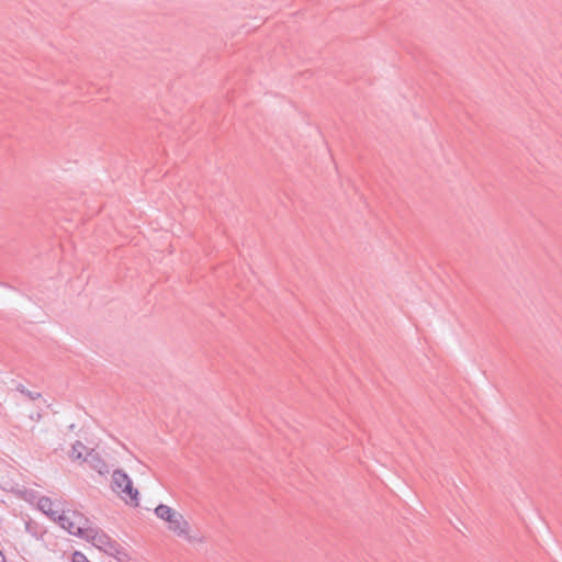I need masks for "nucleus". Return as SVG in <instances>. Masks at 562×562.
I'll list each match as a JSON object with an SVG mask.
<instances>
[{
    "label": "nucleus",
    "instance_id": "obj_2",
    "mask_svg": "<svg viewBox=\"0 0 562 562\" xmlns=\"http://www.w3.org/2000/svg\"><path fill=\"white\" fill-rule=\"evenodd\" d=\"M112 488L125 503L138 506V491L134 488L131 477L123 470L113 472Z\"/></svg>",
    "mask_w": 562,
    "mask_h": 562
},
{
    "label": "nucleus",
    "instance_id": "obj_5",
    "mask_svg": "<svg viewBox=\"0 0 562 562\" xmlns=\"http://www.w3.org/2000/svg\"><path fill=\"white\" fill-rule=\"evenodd\" d=\"M92 470L97 471L99 474L109 473V465L104 461V459L94 449H90L86 456V462Z\"/></svg>",
    "mask_w": 562,
    "mask_h": 562
},
{
    "label": "nucleus",
    "instance_id": "obj_1",
    "mask_svg": "<svg viewBox=\"0 0 562 562\" xmlns=\"http://www.w3.org/2000/svg\"><path fill=\"white\" fill-rule=\"evenodd\" d=\"M156 516L168 524V529L189 543H203L204 537L192 531L190 522L184 516L168 505L160 504L155 508Z\"/></svg>",
    "mask_w": 562,
    "mask_h": 562
},
{
    "label": "nucleus",
    "instance_id": "obj_10",
    "mask_svg": "<svg viewBox=\"0 0 562 562\" xmlns=\"http://www.w3.org/2000/svg\"><path fill=\"white\" fill-rule=\"evenodd\" d=\"M0 562H7L5 557L3 555L1 550H0Z\"/></svg>",
    "mask_w": 562,
    "mask_h": 562
},
{
    "label": "nucleus",
    "instance_id": "obj_9",
    "mask_svg": "<svg viewBox=\"0 0 562 562\" xmlns=\"http://www.w3.org/2000/svg\"><path fill=\"white\" fill-rule=\"evenodd\" d=\"M20 391L23 394H26L31 400H36L37 397H40V393H32L30 391H25L24 389H20Z\"/></svg>",
    "mask_w": 562,
    "mask_h": 562
},
{
    "label": "nucleus",
    "instance_id": "obj_7",
    "mask_svg": "<svg viewBox=\"0 0 562 562\" xmlns=\"http://www.w3.org/2000/svg\"><path fill=\"white\" fill-rule=\"evenodd\" d=\"M37 507L41 512H43L45 515L50 517L53 520L57 521V518L60 514H58V510H54V503L48 497H41L37 502Z\"/></svg>",
    "mask_w": 562,
    "mask_h": 562
},
{
    "label": "nucleus",
    "instance_id": "obj_8",
    "mask_svg": "<svg viewBox=\"0 0 562 562\" xmlns=\"http://www.w3.org/2000/svg\"><path fill=\"white\" fill-rule=\"evenodd\" d=\"M71 562H90V561L82 552L75 551L71 557Z\"/></svg>",
    "mask_w": 562,
    "mask_h": 562
},
{
    "label": "nucleus",
    "instance_id": "obj_3",
    "mask_svg": "<svg viewBox=\"0 0 562 562\" xmlns=\"http://www.w3.org/2000/svg\"><path fill=\"white\" fill-rule=\"evenodd\" d=\"M57 522L70 535L80 537L82 539L91 526L88 518H86L81 513L74 510L63 512L58 516Z\"/></svg>",
    "mask_w": 562,
    "mask_h": 562
},
{
    "label": "nucleus",
    "instance_id": "obj_11",
    "mask_svg": "<svg viewBox=\"0 0 562 562\" xmlns=\"http://www.w3.org/2000/svg\"><path fill=\"white\" fill-rule=\"evenodd\" d=\"M32 418H33V419H35V417H32ZM40 418H41V415H40V414H37V415H36V420H38Z\"/></svg>",
    "mask_w": 562,
    "mask_h": 562
},
{
    "label": "nucleus",
    "instance_id": "obj_6",
    "mask_svg": "<svg viewBox=\"0 0 562 562\" xmlns=\"http://www.w3.org/2000/svg\"><path fill=\"white\" fill-rule=\"evenodd\" d=\"M89 450L90 448H88L83 442L77 440L71 445L67 454L71 462L83 464Z\"/></svg>",
    "mask_w": 562,
    "mask_h": 562
},
{
    "label": "nucleus",
    "instance_id": "obj_4",
    "mask_svg": "<svg viewBox=\"0 0 562 562\" xmlns=\"http://www.w3.org/2000/svg\"><path fill=\"white\" fill-rule=\"evenodd\" d=\"M83 539L91 542L97 549L109 555L114 557L119 553L117 543L95 527L90 526Z\"/></svg>",
    "mask_w": 562,
    "mask_h": 562
}]
</instances>
